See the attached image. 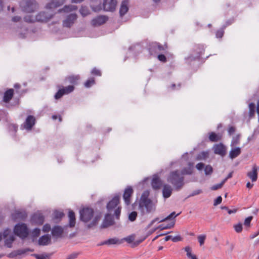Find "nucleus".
<instances>
[{
    "label": "nucleus",
    "mask_w": 259,
    "mask_h": 259,
    "mask_svg": "<svg viewBox=\"0 0 259 259\" xmlns=\"http://www.w3.org/2000/svg\"><path fill=\"white\" fill-rule=\"evenodd\" d=\"M133 189L131 187H127L124 190L123 198L125 203L128 205L131 203V197L133 193Z\"/></svg>",
    "instance_id": "nucleus-14"
},
{
    "label": "nucleus",
    "mask_w": 259,
    "mask_h": 259,
    "mask_svg": "<svg viewBox=\"0 0 259 259\" xmlns=\"http://www.w3.org/2000/svg\"><path fill=\"white\" fill-rule=\"evenodd\" d=\"M63 4V0H51L46 5V8L50 10L54 9L62 6Z\"/></svg>",
    "instance_id": "nucleus-17"
},
{
    "label": "nucleus",
    "mask_w": 259,
    "mask_h": 259,
    "mask_svg": "<svg viewBox=\"0 0 259 259\" xmlns=\"http://www.w3.org/2000/svg\"><path fill=\"white\" fill-rule=\"evenodd\" d=\"M12 217L14 219L24 220L27 217L25 211L16 210L13 214Z\"/></svg>",
    "instance_id": "nucleus-24"
},
{
    "label": "nucleus",
    "mask_w": 259,
    "mask_h": 259,
    "mask_svg": "<svg viewBox=\"0 0 259 259\" xmlns=\"http://www.w3.org/2000/svg\"><path fill=\"white\" fill-rule=\"evenodd\" d=\"M139 207L141 209L145 208L147 213L154 211L155 209L154 204L148 198V194L144 193L141 197L139 202Z\"/></svg>",
    "instance_id": "nucleus-3"
},
{
    "label": "nucleus",
    "mask_w": 259,
    "mask_h": 259,
    "mask_svg": "<svg viewBox=\"0 0 259 259\" xmlns=\"http://www.w3.org/2000/svg\"><path fill=\"white\" fill-rule=\"evenodd\" d=\"M40 230L38 228H35L33 230L32 235L33 237H37L40 235Z\"/></svg>",
    "instance_id": "nucleus-59"
},
{
    "label": "nucleus",
    "mask_w": 259,
    "mask_h": 259,
    "mask_svg": "<svg viewBox=\"0 0 259 259\" xmlns=\"http://www.w3.org/2000/svg\"><path fill=\"white\" fill-rule=\"evenodd\" d=\"M151 185L154 189H159L162 185V181L158 177H154L152 180Z\"/></svg>",
    "instance_id": "nucleus-26"
},
{
    "label": "nucleus",
    "mask_w": 259,
    "mask_h": 259,
    "mask_svg": "<svg viewBox=\"0 0 259 259\" xmlns=\"http://www.w3.org/2000/svg\"><path fill=\"white\" fill-rule=\"evenodd\" d=\"M50 230H51L50 225H49L48 224H46L43 226L42 231L44 232H48L50 231Z\"/></svg>",
    "instance_id": "nucleus-62"
},
{
    "label": "nucleus",
    "mask_w": 259,
    "mask_h": 259,
    "mask_svg": "<svg viewBox=\"0 0 259 259\" xmlns=\"http://www.w3.org/2000/svg\"><path fill=\"white\" fill-rule=\"evenodd\" d=\"M252 219L253 217L252 216H249L246 218L244 222V226H246V227H250V222L252 221Z\"/></svg>",
    "instance_id": "nucleus-55"
},
{
    "label": "nucleus",
    "mask_w": 259,
    "mask_h": 259,
    "mask_svg": "<svg viewBox=\"0 0 259 259\" xmlns=\"http://www.w3.org/2000/svg\"><path fill=\"white\" fill-rule=\"evenodd\" d=\"M249 107V116L250 117L254 116L255 114V105L253 103H250L248 105Z\"/></svg>",
    "instance_id": "nucleus-38"
},
{
    "label": "nucleus",
    "mask_w": 259,
    "mask_h": 259,
    "mask_svg": "<svg viewBox=\"0 0 259 259\" xmlns=\"http://www.w3.org/2000/svg\"><path fill=\"white\" fill-rule=\"evenodd\" d=\"M14 95V90L10 89L7 90L4 95L3 101L5 103H9L12 99Z\"/></svg>",
    "instance_id": "nucleus-21"
},
{
    "label": "nucleus",
    "mask_w": 259,
    "mask_h": 259,
    "mask_svg": "<svg viewBox=\"0 0 259 259\" xmlns=\"http://www.w3.org/2000/svg\"><path fill=\"white\" fill-rule=\"evenodd\" d=\"M212 149L215 154L224 157L226 155L227 152L226 147L222 143L213 145Z\"/></svg>",
    "instance_id": "nucleus-10"
},
{
    "label": "nucleus",
    "mask_w": 259,
    "mask_h": 259,
    "mask_svg": "<svg viewBox=\"0 0 259 259\" xmlns=\"http://www.w3.org/2000/svg\"><path fill=\"white\" fill-rule=\"evenodd\" d=\"M167 181L171 183L177 190H180L184 185V178L178 170L170 172L167 177Z\"/></svg>",
    "instance_id": "nucleus-1"
},
{
    "label": "nucleus",
    "mask_w": 259,
    "mask_h": 259,
    "mask_svg": "<svg viewBox=\"0 0 259 259\" xmlns=\"http://www.w3.org/2000/svg\"><path fill=\"white\" fill-rule=\"evenodd\" d=\"M193 50L196 55L194 57L195 59L199 58L204 51V46L200 44L195 45L194 47Z\"/></svg>",
    "instance_id": "nucleus-20"
},
{
    "label": "nucleus",
    "mask_w": 259,
    "mask_h": 259,
    "mask_svg": "<svg viewBox=\"0 0 259 259\" xmlns=\"http://www.w3.org/2000/svg\"><path fill=\"white\" fill-rule=\"evenodd\" d=\"M5 239V245L8 247H11L13 241L15 240V237L11 233V230L7 229L4 230L2 234V239Z\"/></svg>",
    "instance_id": "nucleus-8"
},
{
    "label": "nucleus",
    "mask_w": 259,
    "mask_h": 259,
    "mask_svg": "<svg viewBox=\"0 0 259 259\" xmlns=\"http://www.w3.org/2000/svg\"><path fill=\"white\" fill-rule=\"evenodd\" d=\"M81 253L80 252H73L70 254L67 259H75L78 257H81Z\"/></svg>",
    "instance_id": "nucleus-52"
},
{
    "label": "nucleus",
    "mask_w": 259,
    "mask_h": 259,
    "mask_svg": "<svg viewBox=\"0 0 259 259\" xmlns=\"http://www.w3.org/2000/svg\"><path fill=\"white\" fill-rule=\"evenodd\" d=\"M77 9V7L74 5H65L62 9L59 10V12H69L75 11Z\"/></svg>",
    "instance_id": "nucleus-34"
},
{
    "label": "nucleus",
    "mask_w": 259,
    "mask_h": 259,
    "mask_svg": "<svg viewBox=\"0 0 259 259\" xmlns=\"http://www.w3.org/2000/svg\"><path fill=\"white\" fill-rule=\"evenodd\" d=\"M246 175L252 182L256 181L258 177L257 165L256 164H254L252 166L251 170L248 171Z\"/></svg>",
    "instance_id": "nucleus-16"
},
{
    "label": "nucleus",
    "mask_w": 259,
    "mask_h": 259,
    "mask_svg": "<svg viewBox=\"0 0 259 259\" xmlns=\"http://www.w3.org/2000/svg\"><path fill=\"white\" fill-rule=\"evenodd\" d=\"M225 183V180H223L221 183L212 186L211 187V190H217L219 189H220L222 187V186H223V185Z\"/></svg>",
    "instance_id": "nucleus-49"
},
{
    "label": "nucleus",
    "mask_w": 259,
    "mask_h": 259,
    "mask_svg": "<svg viewBox=\"0 0 259 259\" xmlns=\"http://www.w3.org/2000/svg\"><path fill=\"white\" fill-rule=\"evenodd\" d=\"M121 242L116 238H111L107 240H106L102 242L101 244L104 245H112V244H120Z\"/></svg>",
    "instance_id": "nucleus-35"
},
{
    "label": "nucleus",
    "mask_w": 259,
    "mask_h": 259,
    "mask_svg": "<svg viewBox=\"0 0 259 259\" xmlns=\"http://www.w3.org/2000/svg\"><path fill=\"white\" fill-rule=\"evenodd\" d=\"M240 142V135H237L236 136L233 138L231 142V146H235L239 144Z\"/></svg>",
    "instance_id": "nucleus-46"
},
{
    "label": "nucleus",
    "mask_w": 259,
    "mask_h": 259,
    "mask_svg": "<svg viewBox=\"0 0 259 259\" xmlns=\"http://www.w3.org/2000/svg\"><path fill=\"white\" fill-rule=\"evenodd\" d=\"M208 156V154L206 152L203 151L199 153L197 156V160L205 159Z\"/></svg>",
    "instance_id": "nucleus-42"
},
{
    "label": "nucleus",
    "mask_w": 259,
    "mask_h": 259,
    "mask_svg": "<svg viewBox=\"0 0 259 259\" xmlns=\"http://www.w3.org/2000/svg\"><path fill=\"white\" fill-rule=\"evenodd\" d=\"M137 217V212L136 211H132L128 215V220L131 222H134L136 220Z\"/></svg>",
    "instance_id": "nucleus-48"
},
{
    "label": "nucleus",
    "mask_w": 259,
    "mask_h": 259,
    "mask_svg": "<svg viewBox=\"0 0 259 259\" xmlns=\"http://www.w3.org/2000/svg\"><path fill=\"white\" fill-rule=\"evenodd\" d=\"M95 83V79L94 77H91L86 81L84 83V86L86 88H90Z\"/></svg>",
    "instance_id": "nucleus-44"
},
{
    "label": "nucleus",
    "mask_w": 259,
    "mask_h": 259,
    "mask_svg": "<svg viewBox=\"0 0 259 259\" xmlns=\"http://www.w3.org/2000/svg\"><path fill=\"white\" fill-rule=\"evenodd\" d=\"M94 213L93 209L90 207L83 208L79 211L80 219L84 222H88L93 218Z\"/></svg>",
    "instance_id": "nucleus-6"
},
{
    "label": "nucleus",
    "mask_w": 259,
    "mask_h": 259,
    "mask_svg": "<svg viewBox=\"0 0 259 259\" xmlns=\"http://www.w3.org/2000/svg\"><path fill=\"white\" fill-rule=\"evenodd\" d=\"M117 4L116 0H104L103 9L106 11L113 12L116 9Z\"/></svg>",
    "instance_id": "nucleus-9"
},
{
    "label": "nucleus",
    "mask_w": 259,
    "mask_h": 259,
    "mask_svg": "<svg viewBox=\"0 0 259 259\" xmlns=\"http://www.w3.org/2000/svg\"><path fill=\"white\" fill-rule=\"evenodd\" d=\"M54 14L45 11H41L35 16V20L38 22L46 23L51 19Z\"/></svg>",
    "instance_id": "nucleus-7"
},
{
    "label": "nucleus",
    "mask_w": 259,
    "mask_h": 259,
    "mask_svg": "<svg viewBox=\"0 0 259 259\" xmlns=\"http://www.w3.org/2000/svg\"><path fill=\"white\" fill-rule=\"evenodd\" d=\"M91 73L94 75H97V76H101V71L99 69H97L96 68H94V69H93V70H92Z\"/></svg>",
    "instance_id": "nucleus-61"
},
{
    "label": "nucleus",
    "mask_w": 259,
    "mask_h": 259,
    "mask_svg": "<svg viewBox=\"0 0 259 259\" xmlns=\"http://www.w3.org/2000/svg\"><path fill=\"white\" fill-rule=\"evenodd\" d=\"M64 214L63 212L56 211L54 212V219H61L63 216Z\"/></svg>",
    "instance_id": "nucleus-53"
},
{
    "label": "nucleus",
    "mask_w": 259,
    "mask_h": 259,
    "mask_svg": "<svg viewBox=\"0 0 259 259\" xmlns=\"http://www.w3.org/2000/svg\"><path fill=\"white\" fill-rule=\"evenodd\" d=\"M51 242V238L48 235H45L39 238L38 244L40 245H48Z\"/></svg>",
    "instance_id": "nucleus-31"
},
{
    "label": "nucleus",
    "mask_w": 259,
    "mask_h": 259,
    "mask_svg": "<svg viewBox=\"0 0 259 259\" xmlns=\"http://www.w3.org/2000/svg\"><path fill=\"white\" fill-rule=\"evenodd\" d=\"M69 225L70 227L75 226L76 223L75 215L74 212L72 210H69L68 212Z\"/></svg>",
    "instance_id": "nucleus-30"
},
{
    "label": "nucleus",
    "mask_w": 259,
    "mask_h": 259,
    "mask_svg": "<svg viewBox=\"0 0 259 259\" xmlns=\"http://www.w3.org/2000/svg\"><path fill=\"white\" fill-rule=\"evenodd\" d=\"M149 53L151 55H153L155 53H158L157 47H154V42L152 43L149 48Z\"/></svg>",
    "instance_id": "nucleus-50"
},
{
    "label": "nucleus",
    "mask_w": 259,
    "mask_h": 259,
    "mask_svg": "<svg viewBox=\"0 0 259 259\" xmlns=\"http://www.w3.org/2000/svg\"><path fill=\"white\" fill-rule=\"evenodd\" d=\"M108 19V17L100 15L92 20L91 25L94 27L99 26L105 23Z\"/></svg>",
    "instance_id": "nucleus-12"
},
{
    "label": "nucleus",
    "mask_w": 259,
    "mask_h": 259,
    "mask_svg": "<svg viewBox=\"0 0 259 259\" xmlns=\"http://www.w3.org/2000/svg\"><path fill=\"white\" fill-rule=\"evenodd\" d=\"M189 166L188 167H185L181 170V175H190L193 173V163L189 162L188 164Z\"/></svg>",
    "instance_id": "nucleus-28"
},
{
    "label": "nucleus",
    "mask_w": 259,
    "mask_h": 259,
    "mask_svg": "<svg viewBox=\"0 0 259 259\" xmlns=\"http://www.w3.org/2000/svg\"><path fill=\"white\" fill-rule=\"evenodd\" d=\"M65 92H64V90L60 89L55 94V98L57 100L60 99L64 95Z\"/></svg>",
    "instance_id": "nucleus-51"
},
{
    "label": "nucleus",
    "mask_w": 259,
    "mask_h": 259,
    "mask_svg": "<svg viewBox=\"0 0 259 259\" xmlns=\"http://www.w3.org/2000/svg\"><path fill=\"white\" fill-rule=\"evenodd\" d=\"M205 239H206L205 235H201L198 236V241L201 246L204 244Z\"/></svg>",
    "instance_id": "nucleus-56"
},
{
    "label": "nucleus",
    "mask_w": 259,
    "mask_h": 259,
    "mask_svg": "<svg viewBox=\"0 0 259 259\" xmlns=\"http://www.w3.org/2000/svg\"><path fill=\"white\" fill-rule=\"evenodd\" d=\"M128 0H124L122 1L119 10V14L121 17L124 15L128 11Z\"/></svg>",
    "instance_id": "nucleus-23"
},
{
    "label": "nucleus",
    "mask_w": 259,
    "mask_h": 259,
    "mask_svg": "<svg viewBox=\"0 0 259 259\" xmlns=\"http://www.w3.org/2000/svg\"><path fill=\"white\" fill-rule=\"evenodd\" d=\"M52 253H46L44 252L42 253L40 255H37V254H31V256H35L36 259H47L49 258L52 257Z\"/></svg>",
    "instance_id": "nucleus-37"
},
{
    "label": "nucleus",
    "mask_w": 259,
    "mask_h": 259,
    "mask_svg": "<svg viewBox=\"0 0 259 259\" xmlns=\"http://www.w3.org/2000/svg\"><path fill=\"white\" fill-rule=\"evenodd\" d=\"M213 172V168L210 165H207L204 167V172L205 175H210Z\"/></svg>",
    "instance_id": "nucleus-43"
},
{
    "label": "nucleus",
    "mask_w": 259,
    "mask_h": 259,
    "mask_svg": "<svg viewBox=\"0 0 259 259\" xmlns=\"http://www.w3.org/2000/svg\"><path fill=\"white\" fill-rule=\"evenodd\" d=\"M63 233L62 228L59 226H56L52 230V234L54 237H60Z\"/></svg>",
    "instance_id": "nucleus-27"
},
{
    "label": "nucleus",
    "mask_w": 259,
    "mask_h": 259,
    "mask_svg": "<svg viewBox=\"0 0 259 259\" xmlns=\"http://www.w3.org/2000/svg\"><path fill=\"white\" fill-rule=\"evenodd\" d=\"M114 224L112 216L110 213L105 215L104 220L102 224L101 227L103 228H107Z\"/></svg>",
    "instance_id": "nucleus-15"
},
{
    "label": "nucleus",
    "mask_w": 259,
    "mask_h": 259,
    "mask_svg": "<svg viewBox=\"0 0 259 259\" xmlns=\"http://www.w3.org/2000/svg\"><path fill=\"white\" fill-rule=\"evenodd\" d=\"M24 20L27 23H34L36 21V20H35V17H34L32 15H27L24 18Z\"/></svg>",
    "instance_id": "nucleus-40"
},
{
    "label": "nucleus",
    "mask_w": 259,
    "mask_h": 259,
    "mask_svg": "<svg viewBox=\"0 0 259 259\" xmlns=\"http://www.w3.org/2000/svg\"><path fill=\"white\" fill-rule=\"evenodd\" d=\"M235 230L237 233H240L242 230V225L241 223H239L234 226Z\"/></svg>",
    "instance_id": "nucleus-60"
},
{
    "label": "nucleus",
    "mask_w": 259,
    "mask_h": 259,
    "mask_svg": "<svg viewBox=\"0 0 259 259\" xmlns=\"http://www.w3.org/2000/svg\"><path fill=\"white\" fill-rule=\"evenodd\" d=\"M120 196L116 194L113 198L107 203L106 207L108 211L112 212L114 209V215L117 220H119L121 213V207L118 206L120 202Z\"/></svg>",
    "instance_id": "nucleus-2"
},
{
    "label": "nucleus",
    "mask_w": 259,
    "mask_h": 259,
    "mask_svg": "<svg viewBox=\"0 0 259 259\" xmlns=\"http://www.w3.org/2000/svg\"><path fill=\"white\" fill-rule=\"evenodd\" d=\"M175 224V221H171V222H170L169 223H168V224H167L166 225H164V224L159 225L155 229V230L157 229H159L161 230H163L164 229H170L174 226Z\"/></svg>",
    "instance_id": "nucleus-36"
},
{
    "label": "nucleus",
    "mask_w": 259,
    "mask_h": 259,
    "mask_svg": "<svg viewBox=\"0 0 259 259\" xmlns=\"http://www.w3.org/2000/svg\"><path fill=\"white\" fill-rule=\"evenodd\" d=\"M157 58L159 60H160V61H161L162 62H166V58L164 55H162V54L159 55H158Z\"/></svg>",
    "instance_id": "nucleus-64"
},
{
    "label": "nucleus",
    "mask_w": 259,
    "mask_h": 259,
    "mask_svg": "<svg viewBox=\"0 0 259 259\" xmlns=\"http://www.w3.org/2000/svg\"><path fill=\"white\" fill-rule=\"evenodd\" d=\"M20 6L22 10L27 13H33L39 8V5L35 0L22 1Z\"/></svg>",
    "instance_id": "nucleus-4"
},
{
    "label": "nucleus",
    "mask_w": 259,
    "mask_h": 259,
    "mask_svg": "<svg viewBox=\"0 0 259 259\" xmlns=\"http://www.w3.org/2000/svg\"><path fill=\"white\" fill-rule=\"evenodd\" d=\"M180 214V213H179L176 214V212L174 211V212H171L170 214H169L167 217H166L161 220H159V219L158 218H156L154 219V220H153V221L154 222H155L156 221H159V222H163L168 220H170L171 219H174L176 217L178 216Z\"/></svg>",
    "instance_id": "nucleus-32"
},
{
    "label": "nucleus",
    "mask_w": 259,
    "mask_h": 259,
    "mask_svg": "<svg viewBox=\"0 0 259 259\" xmlns=\"http://www.w3.org/2000/svg\"><path fill=\"white\" fill-rule=\"evenodd\" d=\"M29 251L28 249H18L17 250L12 252L8 255V257L13 258L16 257L17 255H24L27 251Z\"/></svg>",
    "instance_id": "nucleus-29"
},
{
    "label": "nucleus",
    "mask_w": 259,
    "mask_h": 259,
    "mask_svg": "<svg viewBox=\"0 0 259 259\" xmlns=\"http://www.w3.org/2000/svg\"><path fill=\"white\" fill-rule=\"evenodd\" d=\"M99 218L98 217H96L93 220L92 222L88 225V228H90L95 225L97 224L98 222L99 221Z\"/></svg>",
    "instance_id": "nucleus-57"
},
{
    "label": "nucleus",
    "mask_w": 259,
    "mask_h": 259,
    "mask_svg": "<svg viewBox=\"0 0 259 259\" xmlns=\"http://www.w3.org/2000/svg\"><path fill=\"white\" fill-rule=\"evenodd\" d=\"M44 217L41 213H36L32 215L31 222L37 225H42L44 222Z\"/></svg>",
    "instance_id": "nucleus-19"
},
{
    "label": "nucleus",
    "mask_w": 259,
    "mask_h": 259,
    "mask_svg": "<svg viewBox=\"0 0 259 259\" xmlns=\"http://www.w3.org/2000/svg\"><path fill=\"white\" fill-rule=\"evenodd\" d=\"M79 79V75H72L66 77L65 81L71 84H76Z\"/></svg>",
    "instance_id": "nucleus-25"
},
{
    "label": "nucleus",
    "mask_w": 259,
    "mask_h": 259,
    "mask_svg": "<svg viewBox=\"0 0 259 259\" xmlns=\"http://www.w3.org/2000/svg\"><path fill=\"white\" fill-rule=\"evenodd\" d=\"M14 233L22 238H26L28 235V230L25 224H18L14 229Z\"/></svg>",
    "instance_id": "nucleus-5"
},
{
    "label": "nucleus",
    "mask_w": 259,
    "mask_h": 259,
    "mask_svg": "<svg viewBox=\"0 0 259 259\" xmlns=\"http://www.w3.org/2000/svg\"><path fill=\"white\" fill-rule=\"evenodd\" d=\"M223 135L221 133L210 132L208 133V139L211 142H217L222 140Z\"/></svg>",
    "instance_id": "nucleus-18"
},
{
    "label": "nucleus",
    "mask_w": 259,
    "mask_h": 259,
    "mask_svg": "<svg viewBox=\"0 0 259 259\" xmlns=\"http://www.w3.org/2000/svg\"><path fill=\"white\" fill-rule=\"evenodd\" d=\"M241 153V149L239 147L232 149L229 152V157L231 159H234L239 156Z\"/></svg>",
    "instance_id": "nucleus-33"
},
{
    "label": "nucleus",
    "mask_w": 259,
    "mask_h": 259,
    "mask_svg": "<svg viewBox=\"0 0 259 259\" xmlns=\"http://www.w3.org/2000/svg\"><path fill=\"white\" fill-rule=\"evenodd\" d=\"M35 118L32 115H29L26 118L25 121L22 125L24 128L30 131L35 123Z\"/></svg>",
    "instance_id": "nucleus-13"
},
{
    "label": "nucleus",
    "mask_w": 259,
    "mask_h": 259,
    "mask_svg": "<svg viewBox=\"0 0 259 259\" xmlns=\"http://www.w3.org/2000/svg\"><path fill=\"white\" fill-rule=\"evenodd\" d=\"M185 251L187 252V255L188 257L190 258L191 259H197L196 258L195 255H193L191 253V248L189 246L186 247L185 248Z\"/></svg>",
    "instance_id": "nucleus-41"
},
{
    "label": "nucleus",
    "mask_w": 259,
    "mask_h": 259,
    "mask_svg": "<svg viewBox=\"0 0 259 259\" xmlns=\"http://www.w3.org/2000/svg\"><path fill=\"white\" fill-rule=\"evenodd\" d=\"M154 47H157L158 52L165 50L167 48V46H162L158 42H154Z\"/></svg>",
    "instance_id": "nucleus-47"
},
{
    "label": "nucleus",
    "mask_w": 259,
    "mask_h": 259,
    "mask_svg": "<svg viewBox=\"0 0 259 259\" xmlns=\"http://www.w3.org/2000/svg\"><path fill=\"white\" fill-rule=\"evenodd\" d=\"M226 26L223 28L220 29L216 32L215 35L217 38H222L224 34V28H225Z\"/></svg>",
    "instance_id": "nucleus-54"
},
{
    "label": "nucleus",
    "mask_w": 259,
    "mask_h": 259,
    "mask_svg": "<svg viewBox=\"0 0 259 259\" xmlns=\"http://www.w3.org/2000/svg\"><path fill=\"white\" fill-rule=\"evenodd\" d=\"M79 12L83 17H85L90 13L89 9L86 6H81Z\"/></svg>",
    "instance_id": "nucleus-39"
},
{
    "label": "nucleus",
    "mask_w": 259,
    "mask_h": 259,
    "mask_svg": "<svg viewBox=\"0 0 259 259\" xmlns=\"http://www.w3.org/2000/svg\"><path fill=\"white\" fill-rule=\"evenodd\" d=\"M201 193H202V190H201V189H198V190H195L192 193H191L188 197L187 198H190V197H193V196H194L195 195H199L200 194H201Z\"/></svg>",
    "instance_id": "nucleus-58"
},
{
    "label": "nucleus",
    "mask_w": 259,
    "mask_h": 259,
    "mask_svg": "<svg viewBox=\"0 0 259 259\" xmlns=\"http://www.w3.org/2000/svg\"><path fill=\"white\" fill-rule=\"evenodd\" d=\"M172 189L168 185H164L162 190L163 196L165 198H167L170 196L172 193Z\"/></svg>",
    "instance_id": "nucleus-22"
},
{
    "label": "nucleus",
    "mask_w": 259,
    "mask_h": 259,
    "mask_svg": "<svg viewBox=\"0 0 259 259\" xmlns=\"http://www.w3.org/2000/svg\"><path fill=\"white\" fill-rule=\"evenodd\" d=\"M77 18V16L76 14H71L69 15L63 21V26L65 27L70 28L74 23Z\"/></svg>",
    "instance_id": "nucleus-11"
},
{
    "label": "nucleus",
    "mask_w": 259,
    "mask_h": 259,
    "mask_svg": "<svg viewBox=\"0 0 259 259\" xmlns=\"http://www.w3.org/2000/svg\"><path fill=\"white\" fill-rule=\"evenodd\" d=\"M62 90H64V92L65 95V94H68L73 91L74 90V87L73 85H68L65 88H64L62 89Z\"/></svg>",
    "instance_id": "nucleus-45"
},
{
    "label": "nucleus",
    "mask_w": 259,
    "mask_h": 259,
    "mask_svg": "<svg viewBox=\"0 0 259 259\" xmlns=\"http://www.w3.org/2000/svg\"><path fill=\"white\" fill-rule=\"evenodd\" d=\"M222 198L221 196H219L215 199L213 203L214 206H217V205L220 204L222 202Z\"/></svg>",
    "instance_id": "nucleus-63"
}]
</instances>
